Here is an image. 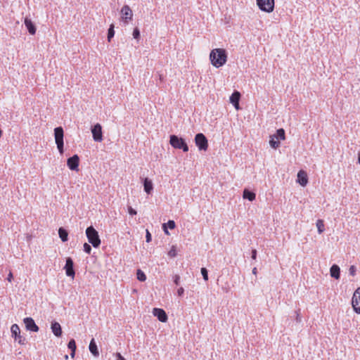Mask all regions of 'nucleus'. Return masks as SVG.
Returning <instances> with one entry per match:
<instances>
[{"label":"nucleus","mask_w":360,"mask_h":360,"mask_svg":"<svg viewBox=\"0 0 360 360\" xmlns=\"http://www.w3.org/2000/svg\"><path fill=\"white\" fill-rule=\"evenodd\" d=\"M211 64L215 68L223 66L227 60V54L223 49H214L210 54Z\"/></svg>","instance_id":"obj_1"},{"label":"nucleus","mask_w":360,"mask_h":360,"mask_svg":"<svg viewBox=\"0 0 360 360\" xmlns=\"http://www.w3.org/2000/svg\"><path fill=\"white\" fill-rule=\"evenodd\" d=\"M86 235L89 243H91L93 247L96 248L100 246L101 239L99 238L98 233L92 226L86 228Z\"/></svg>","instance_id":"obj_2"},{"label":"nucleus","mask_w":360,"mask_h":360,"mask_svg":"<svg viewBox=\"0 0 360 360\" xmlns=\"http://www.w3.org/2000/svg\"><path fill=\"white\" fill-rule=\"evenodd\" d=\"M169 143L173 148L176 149H181L184 152H187L188 150V146L185 140L176 135L170 136Z\"/></svg>","instance_id":"obj_3"},{"label":"nucleus","mask_w":360,"mask_h":360,"mask_svg":"<svg viewBox=\"0 0 360 360\" xmlns=\"http://www.w3.org/2000/svg\"><path fill=\"white\" fill-rule=\"evenodd\" d=\"M54 137L57 148L60 154L64 152V131L62 127H58L54 129Z\"/></svg>","instance_id":"obj_4"},{"label":"nucleus","mask_w":360,"mask_h":360,"mask_svg":"<svg viewBox=\"0 0 360 360\" xmlns=\"http://www.w3.org/2000/svg\"><path fill=\"white\" fill-rule=\"evenodd\" d=\"M259 8L266 13H271L274 9V0H256Z\"/></svg>","instance_id":"obj_5"},{"label":"nucleus","mask_w":360,"mask_h":360,"mask_svg":"<svg viewBox=\"0 0 360 360\" xmlns=\"http://www.w3.org/2000/svg\"><path fill=\"white\" fill-rule=\"evenodd\" d=\"M195 143L200 150H206L207 149V139L203 134L198 133L195 135Z\"/></svg>","instance_id":"obj_6"},{"label":"nucleus","mask_w":360,"mask_h":360,"mask_svg":"<svg viewBox=\"0 0 360 360\" xmlns=\"http://www.w3.org/2000/svg\"><path fill=\"white\" fill-rule=\"evenodd\" d=\"M12 337L18 341L20 345L25 344V338L20 335V330L17 324H13L11 328Z\"/></svg>","instance_id":"obj_7"},{"label":"nucleus","mask_w":360,"mask_h":360,"mask_svg":"<svg viewBox=\"0 0 360 360\" xmlns=\"http://www.w3.org/2000/svg\"><path fill=\"white\" fill-rule=\"evenodd\" d=\"M120 14L122 20L126 24H128L132 20L133 12L128 5H124L121 8Z\"/></svg>","instance_id":"obj_8"},{"label":"nucleus","mask_w":360,"mask_h":360,"mask_svg":"<svg viewBox=\"0 0 360 360\" xmlns=\"http://www.w3.org/2000/svg\"><path fill=\"white\" fill-rule=\"evenodd\" d=\"M93 139L95 141L101 142L103 140L102 127L100 124H96L91 129Z\"/></svg>","instance_id":"obj_9"},{"label":"nucleus","mask_w":360,"mask_h":360,"mask_svg":"<svg viewBox=\"0 0 360 360\" xmlns=\"http://www.w3.org/2000/svg\"><path fill=\"white\" fill-rule=\"evenodd\" d=\"M352 304L354 311L360 314V288L354 292Z\"/></svg>","instance_id":"obj_10"},{"label":"nucleus","mask_w":360,"mask_h":360,"mask_svg":"<svg viewBox=\"0 0 360 360\" xmlns=\"http://www.w3.org/2000/svg\"><path fill=\"white\" fill-rule=\"evenodd\" d=\"M79 158L77 155L69 158L67 160V165L70 169L77 171L79 167Z\"/></svg>","instance_id":"obj_11"},{"label":"nucleus","mask_w":360,"mask_h":360,"mask_svg":"<svg viewBox=\"0 0 360 360\" xmlns=\"http://www.w3.org/2000/svg\"><path fill=\"white\" fill-rule=\"evenodd\" d=\"M64 269H65V274L68 276L74 277L75 275L74 269V262L71 257L66 259V263Z\"/></svg>","instance_id":"obj_12"},{"label":"nucleus","mask_w":360,"mask_h":360,"mask_svg":"<svg viewBox=\"0 0 360 360\" xmlns=\"http://www.w3.org/2000/svg\"><path fill=\"white\" fill-rule=\"evenodd\" d=\"M23 321L25 325L26 329L27 330L37 332L39 330L38 326H37V324L35 323V322L32 318H31V317L25 318Z\"/></svg>","instance_id":"obj_13"},{"label":"nucleus","mask_w":360,"mask_h":360,"mask_svg":"<svg viewBox=\"0 0 360 360\" xmlns=\"http://www.w3.org/2000/svg\"><path fill=\"white\" fill-rule=\"evenodd\" d=\"M153 315L161 322L165 323L167 321V315L162 309L154 308Z\"/></svg>","instance_id":"obj_14"},{"label":"nucleus","mask_w":360,"mask_h":360,"mask_svg":"<svg viewBox=\"0 0 360 360\" xmlns=\"http://www.w3.org/2000/svg\"><path fill=\"white\" fill-rule=\"evenodd\" d=\"M297 182L302 186H305L308 183V178L307 173L300 170L297 174Z\"/></svg>","instance_id":"obj_15"},{"label":"nucleus","mask_w":360,"mask_h":360,"mask_svg":"<svg viewBox=\"0 0 360 360\" xmlns=\"http://www.w3.org/2000/svg\"><path fill=\"white\" fill-rule=\"evenodd\" d=\"M51 328L52 330V333L56 335V337H60L62 335V328L59 323L56 321H53L51 323Z\"/></svg>","instance_id":"obj_16"},{"label":"nucleus","mask_w":360,"mask_h":360,"mask_svg":"<svg viewBox=\"0 0 360 360\" xmlns=\"http://www.w3.org/2000/svg\"><path fill=\"white\" fill-rule=\"evenodd\" d=\"M240 94L238 91H234L230 97L231 103L235 106L236 109L239 108V101Z\"/></svg>","instance_id":"obj_17"},{"label":"nucleus","mask_w":360,"mask_h":360,"mask_svg":"<svg viewBox=\"0 0 360 360\" xmlns=\"http://www.w3.org/2000/svg\"><path fill=\"white\" fill-rule=\"evenodd\" d=\"M143 188L144 191L147 194H150L152 191L153 190V184L151 180H150L148 178H145L143 180Z\"/></svg>","instance_id":"obj_18"},{"label":"nucleus","mask_w":360,"mask_h":360,"mask_svg":"<svg viewBox=\"0 0 360 360\" xmlns=\"http://www.w3.org/2000/svg\"><path fill=\"white\" fill-rule=\"evenodd\" d=\"M89 349L90 352L94 356L98 357L99 356V352H98L97 345H96V342L94 338L91 340V342L89 343Z\"/></svg>","instance_id":"obj_19"},{"label":"nucleus","mask_w":360,"mask_h":360,"mask_svg":"<svg viewBox=\"0 0 360 360\" xmlns=\"http://www.w3.org/2000/svg\"><path fill=\"white\" fill-rule=\"evenodd\" d=\"M330 276L335 278V279H338L340 278V267L336 265V264H333L331 267H330Z\"/></svg>","instance_id":"obj_20"},{"label":"nucleus","mask_w":360,"mask_h":360,"mask_svg":"<svg viewBox=\"0 0 360 360\" xmlns=\"http://www.w3.org/2000/svg\"><path fill=\"white\" fill-rule=\"evenodd\" d=\"M25 25L28 32L31 34H34L35 33L36 28H35V26L34 25V24L32 23V22L31 21V20H30L28 18H25Z\"/></svg>","instance_id":"obj_21"},{"label":"nucleus","mask_w":360,"mask_h":360,"mask_svg":"<svg viewBox=\"0 0 360 360\" xmlns=\"http://www.w3.org/2000/svg\"><path fill=\"white\" fill-rule=\"evenodd\" d=\"M243 198L248 199L250 201H253L256 198V195L252 191H250L248 189H245L243 191Z\"/></svg>","instance_id":"obj_22"},{"label":"nucleus","mask_w":360,"mask_h":360,"mask_svg":"<svg viewBox=\"0 0 360 360\" xmlns=\"http://www.w3.org/2000/svg\"><path fill=\"white\" fill-rule=\"evenodd\" d=\"M58 235L63 242H66L68 240V233L64 228H59Z\"/></svg>","instance_id":"obj_23"},{"label":"nucleus","mask_w":360,"mask_h":360,"mask_svg":"<svg viewBox=\"0 0 360 360\" xmlns=\"http://www.w3.org/2000/svg\"><path fill=\"white\" fill-rule=\"evenodd\" d=\"M68 347L71 350L70 356L72 358L75 357V351H76V342L74 339H71L68 344Z\"/></svg>","instance_id":"obj_24"},{"label":"nucleus","mask_w":360,"mask_h":360,"mask_svg":"<svg viewBox=\"0 0 360 360\" xmlns=\"http://www.w3.org/2000/svg\"><path fill=\"white\" fill-rule=\"evenodd\" d=\"M167 226L170 229H174L175 228V222L173 220H169L167 224H163L162 228L166 234H169L167 231Z\"/></svg>","instance_id":"obj_25"},{"label":"nucleus","mask_w":360,"mask_h":360,"mask_svg":"<svg viewBox=\"0 0 360 360\" xmlns=\"http://www.w3.org/2000/svg\"><path fill=\"white\" fill-rule=\"evenodd\" d=\"M275 139L276 138L274 136V135L271 136L270 140H269V144H270L271 147H272L274 149H276L280 146L281 143L278 139L275 140Z\"/></svg>","instance_id":"obj_26"},{"label":"nucleus","mask_w":360,"mask_h":360,"mask_svg":"<svg viewBox=\"0 0 360 360\" xmlns=\"http://www.w3.org/2000/svg\"><path fill=\"white\" fill-rule=\"evenodd\" d=\"M276 139L284 140L285 139V130L282 128L276 131V134L274 135Z\"/></svg>","instance_id":"obj_27"},{"label":"nucleus","mask_w":360,"mask_h":360,"mask_svg":"<svg viewBox=\"0 0 360 360\" xmlns=\"http://www.w3.org/2000/svg\"><path fill=\"white\" fill-rule=\"evenodd\" d=\"M316 227L319 233H322L324 231V223L321 219H318L316 221Z\"/></svg>","instance_id":"obj_28"},{"label":"nucleus","mask_w":360,"mask_h":360,"mask_svg":"<svg viewBox=\"0 0 360 360\" xmlns=\"http://www.w3.org/2000/svg\"><path fill=\"white\" fill-rule=\"evenodd\" d=\"M136 276L137 279L140 281H145L146 280V276L141 269L137 270Z\"/></svg>","instance_id":"obj_29"},{"label":"nucleus","mask_w":360,"mask_h":360,"mask_svg":"<svg viewBox=\"0 0 360 360\" xmlns=\"http://www.w3.org/2000/svg\"><path fill=\"white\" fill-rule=\"evenodd\" d=\"M115 35L114 25H111L108 29V39L110 41L112 37Z\"/></svg>","instance_id":"obj_30"},{"label":"nucleus","mask_w":360,"mask_h":360,"mask_svg":"<svg viewBox=\"0 0 360 360\" xmlns=\"http://www.w3.org/2000/svg\"><path fill=\"white\" fill-rule=\"evenodd\" d=\"M200 271H201V274L203 277V279L205 281H208V271H207V269L205 267H202V268H201Z\"/></svg>","instance_id":"obj_31"},{"label":"nucleus","mask_w":360,"mask_h":360,"mask_svg":"<svg viewBox=\"0 0 360 360\" xmlns=\"http://www.w3.org/2000/svg\"><path fill=\"white\" fill-rule=\"evenodd\" d=\"M168 255L170 257H174L176 256V248L174 246L172 247L171 250L168 252Z\"/></svg>","instance_id":"obj_32"},{"label":"nucleus","mask_w":360,"mask_h":360,"mask_svg":"<svg viewBox=\"0 0 360 360\" xmlns=\"http://www.w3.org/2000/svg\"><path fill=\"white\" fill-rule=\"evenodd\" d=\"M84 251L87 253V254H90L91 252V247L89 244L85 243L84 244Z\"/></svg>","instance_id":"obj_33"},{"label":"nucleus","mask_w":360,"mask_h":360,"mask_svg":"<svg viewBox=\"0 0 360 360\" xmlns=\"http://www.w3.org/2000/svg\"><path fill=\"white\" fill-rule=\"evenodd\" d=\"M356 268L355 266L352 265L349 269V274L352 276H354L356 275Z\"/></svg>","instance_id":"obj_34"},{"label":"nucleus","mask_w":360,"mask_h":360,"mask_svg":"<svg viewBox=\"0 0 360 360\" xmlns=\"http://www.w3.org/2000/svg\"><path fill=\"white\" fill-rule=\"evenodd\" d=\"M133 37L134 39H138L140 37V31L137 27L133 31Z\"/></svg>","instance_id":"obj_35"},{"label":"nucleus","mask_w":360,"mask_h":360,"mask_svg":"<svg viewBox=\"0 0 360 360\" xmlns=\"http://www.w3.org/2000/svg\"><path fill=\"white\" fill-rule=\"evenodd\" d=\"M146 239L147 243L150 242L152 240L151 234L148 230H146Z\"/></svg>","instance_id":"obj_36"},{"label":"nucleus","mask_w":360,"mask_h":360,"mask_svg":"<svg viewBox=\"0 0 360 360\" xmlns=\"http://www.w3.org/2000/svg\"><path fill=\"white\" fill-rule=\"evenodd\" d=\"M128 212L131 216L136 215L137 213L136 211L134 209H133L131 207H128Z\"/></svg>","instance_id":"obj_37"},{"label":"nucleus","mask_w":360,"mask_h":360,"mask_svg":"<svg viewBox=\"0 0 360 360\" xmlns=\"http://www.w3.org/2000/svg\"><path fill=\"white\" fill-rule=\"evenodd\" d=\"M179 281H180V276L179 275H175L174 276V282L176 285H179Z\"/></svg>","instance_id":"obj_38"},{"label":"nucleus","mask_w":360,"mask_h":360,"mask_svg":"<svg viewBox=\"0 0 360 360\" xmlns=\"http://www.w3.org/2000/svg\"><path fill=\"white\" fill-rule=\"evenodd\" d=\"M257 250L255 249H253L251 252V257L252 259H256L257 258Z\"/></svg>","instance_id":"obj_39"},{"label":"nucleus","mask_w":360,"mask_h":360,"mask_svg":"<svg viewBox=\"0 0 360 360\" xmlns=\"http://www.w3.org/2000/svg\"><path fill=\"white\" fill-rule=\"evenodd\" d=\"M184 293V288L181 287L177 290V294L179 296H182Z\"/></svg>","instance_id":"obj_40"},{"label":"nucleus","mask_w":360,"mask_h":360,"mask_svg":"<svg viewBox=\"0 0 360 360\" xmlns=\"http://www.w3.org/2000/svg\"><path fill=\"white\" fill-rule=\"evenodd\" d=\"M116 356L117 358V360H125L124 358L120 353H117Z\"/></svg>","instance_id":"obj_41"},{"label":"nucleus","mask_w":360,"mask_h":360,"mask_svg":"<svg viewBox=\"0 0 360 360\" xmlns=\"http://www.w3.org/2000/svg\"><path fill=\"white\" fill-rule=\"evenodd\" d=\"M13 279V274L11 272L9 273V274L8 275V278H7V280L9 281V282H11Z\"/></svg>","instance_id":"obj_42"},{"label":"nucleus","mask_w":360,"mask_h":360,"mask_svg":"<svg viewBox=\"0 0 360 360\" xmlns=\"http://www.w3.org/2000/svg\"><path fill=\"white\" fill-rule=\"evenodd\" d=\"M252 274H253L254 275H255V276H256V275H257V268H256V267H254V268L252 269Z\"/></svg>","instance_id":"obj_43"},{"label":"nucleus","mask_w":360,"mask_h":360,"mask_svg":"<svg viewBox=\"0 0 360 360\" xmlns=\"http://www.w3.org/2000/svg\"><path fill=\"white\" fill-rule=\"evenodd\" d=\"M358 162L360 165V152L359 153V155H358Z\"/></svg>","instance_id":"obj_44"},{"label":"nucleus","mask_w":360,"mask_h":360,"mask_svg":"<svg viewBox=\"0 0 360 360\" xmlns=\"http://www.w3.org/2000/svg\"><path fill=\"white\" fill-rule=\"evenodd\" d=\"M297 321H298V322L301 321L300 319L299 318V315H297Z\"/></svg>","instance_id":"obj_45"},{"label":"nucleus","mask_w":360,"mask_h":360,"mask_svg":"<svg viewBox=\"0 0 360 360\" xmlns=\"http://www.w3.org/2000/svg\"><path fill=\"white\" fill-rule=\"evenodd\" d=\"M68 359V356L67 354H66V355H65V359H66V360H67Z\"/></svg>","instance_id":"obj_46"},{"label":"nucleus","mask_w":360,"mask_h":360,"mask_svg":"<svg viewBox=\"0 0 360 360\" xmlns=\"http://www.w3.org/2000/svg\"><path fill=\"white\" fill-rule=\"evenodd\" d=\"M2 135V131L0 129V137Z\"/></svg>","instance_id":"obj_47"}]
</instances>
